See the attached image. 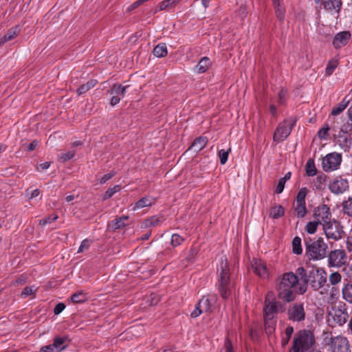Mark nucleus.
<instances>
[{
    "instance_id": "obj_35",
    "label": "nucleus",
    "mask_w": 352,
    "mask_h": 352,
    "mask_svg": "<svg viewBox=\"0 0 352 352\" xmlns=\"http://www.w3.org/2000/svg\"><path fill=\"white\" fill-rule=\"evenodd\" d=\"M294 211L298 218H303L307 214L306 203L296 202Z\"/></svg>"
},
{
    "instance_id": "obj_33",
    "label": "nucleus",
    "mask_w": 352,
    "mask_h": 352,
    "mask_svg": "<svg viewBox=\"0 0 352 352\" xmlns=\"http://www.w3.org/2000/svg\"><path fill=\"white\" fill-rule=\"evenodd\" d=\"M349 99H347L346 97L344 98L337 106L332 109L331 115L338 116L349 105Z\"/></svg>"
},
{
    "instance_id": "obj_59",
    "label": "nucleus",
    "mask_w": 352,
    "mask_h": 352,
    "mask_svg": "<svg viewBox=\"0 0 352 352\" xmlns=\"http://www.w3.org/2000/svg\"><path fill=\"white\" fill-rule=\"evenodd\" d=\"M115 174L116 173L114 171H111L110 173L104 174L100 180V184H102L106 183L108 180L111 179L115 175Z\"/></svg>"
},
{
    "instance_id": "obj_49",
    "label": "nucleus",
    "mask_w": 352,
    "mask_h": 352,
    "mask_svg": "<svg viewBox=\"0 0 352 352\" xmlns=\"http://www.w3.org/2000/svg\"><path fill=\"white\" fill-rule=\"evenodd\" d=\"M120 190V185H116L112 188H109L104 194L103 199L106 200L110 199L116 192H119Z\"/></svg>"
},
{
    "instance_id": "obj_13",
    "label": "nucleus",
    "mask_w": 352,
    "mask_h": 352,
    "mask_svg": "<svg viewBox=\"0 0 352 352\" xmlns=\"http://www.w3.org/2000/svg\"><path fill=\"white\" fill-rule=\"evenodd\" d=\"M314 219L322 227L333 221L330 208L325 204L318 206L314 212Z\"/></svg>"
},
{
    "instance_id": "obj_11",
    "label": "nucleus",
    "mask_w": 352,
    "mask_h": 352,
    "mask_svg": "<svg viewBox=\"0 0 352 352\" xmlns=\"http://www.w3.org/2000/svg\"><path fill=\"white\" fill-rule=\"evenodd\" d=\"M278 302L273 298L272 292H269L265 299L263 307V318H277Z\"/></svg>"
},
{
    "instance_id": "obj_50",
    "label": "nucleus",
    "mask_w": 352,
    "mask_h": 352,
    "mask_svg": "<svg viewBox=\"0 0 352 352\" xmlns=\"http://www.w3.org/2000/svg\"><path fill=\"white\" fill-rule=\"evenodd\" d=\"M76 154L75 150H72L67 151L66 153H62L58 156V160L62 162H65L71 159H72Z\"/></svg>"
},
{
    "instance_id": "obj_30",
    "label": "nucleus",
    "mask_w": 352,
    "mask_h": 352,
    "mask_svg": "<svg viewBox=\"0 0 352 352\" xmlns=\"http://www.w3.org/2000/svg\"><path fill=\"white\" fill-rule=\"evenodd\" d=\"M129 87V85H122L120 84H114L112 85L110 94H116L120 97L124 98L126 95V92L127 89Z\"/></svg>"
},
{
    "instance_id": "obj_20",
    "label": "nucleus",
    "mask_w": 352,
    "mask_h": 352,
    "mask_svg": "<svg viewBox=\"0 0 352 352\" xmlns=\"http://www.w3.org/2000/svg\"><path fill=\"white\" fill-rule=\"evenodd\" d=\"M350 37L351 34L349 32H339L335 36L333 40V45L336 48H340L346 45Z\"/></svg>"
},
{
    "instance_id": "obj_41",
    "label": "nucleus",
    "mask_w": 352,
    "mask_h": 352,
    "mask_svg": "<svg viewBox=\"0 0 352 352\" xmlns=\"http://www.w3.org/2000/svg\"><path fill=\"white\" fill-rule=\"evenodd\" d=\"M342 211L344 214L352 217V197L342 202Z\"/></svg>"
},
{
    "instance_id": "obj_57",
    "label": "nucleus",
    "mask_w": 352,
    "mask_h": 352,
    "mask_svg": "<svg viewBox=\"0 0 352 352\" xmlns=\"http://www.w3.org/2000/svg\"><path fill=\"white\" fill-rule=\"evenodd\" d=\"M287 91L282 89L278 93V103L279 104H283L286 101Z\"/></svg>"
},
{
    "instance_id": "obj_48",
    "label": "nucleus",
    "mask_w": 352,
    "mask_h": 352,
    "mask_svg": "<svg viewBox=\"0 0 352 352\" xmlns=\"http://www.w3.org/2000/svg\"><path fill=\"white\" fill-rule=\"evenodd\" d=\"M338 61L336 60H331L329 61L327 66L325 69V74L327 76H330L333 74L334 70L338 67Z\"/></svg>"
},
{
    "instance_id": "obj_52",
    "label": "nucleus",
    "mask_w": 352,
    "mask_h": 352,
    "mask_svg": "<svg viewBox=\"0 0 352 352\" xmlns=\"http://www.w3.org/2000/svg\"><path fill=\"white\" fill-rule=\"evenodd\" d=\"M196 254L197 252L195 251V250H190L185 258L186 263H184V267H187L188 263H193L195 261Z\"/></svg>"
},
{
    "instance_id": "obj_58",
    "label": "nucleus",
    "mask_w": 352,
    "mask_h": 352,
    "mask_svg": "<svg viewBox=\"0 0 352 352\" xmlns=\"http://www.w3.org/2000/svg\"><path fill=\"white\" fill-rule=\"evenodd\" d=\"M339 131H342L344 133L350 134V132L352 131V122H347L342 126L340 129Z\"/></svg>"
},
{
    "instance_id": "obj_10",
    "label": "nucleus",
    "mask_w": 352,
    "mask_h": 352,
    "mask_svg": "<svg viewBox=\"0 0 352 352\" xmlns=\"http://www.w3.org/2000/svg\"><path fill=\"white\" fill-rule=\"evenodd\" d=\"M341 162V154L336 152L329 153L322 159V169L326 172L335 170L339 168Z\"/></svg>"
},
{
    "instance_id": "obj_14",
    "label": "nucleus",
    "mask_w": 352,
    "mask_h": 352,
    "mask_svg": "<svg viewBox=\"0 0 352 352\" xmlns=\"http://www.w3.org/2000/svg\"><path fill=\"white\" fill-rule=\"evenodd\" d=\"M336 324L342 326L345 324L349 317L345 304L339 305L333 309L329 313Z\"/></svg>"
},
{
    "instance_id": "obj_18",
    "label": "nucleus",
    "mask_w": 352,
    "mask_h": 352,
    "mask_svg": "<svg viewBox=\"0 0 352 352\" xmlns=\"http://www.w3.org/2000/svg\"><path fill=\"white\" fill-rule=\"evenodd\" d=\"M253 272L259 277L266 278L269 276L265 262L261 259L254 258L251 263Z\"/></svg>"
},
{
    "instance_id": "obj_46",
    "label": "nucleus",
    "mask_w": 352,
    "mask_h": 352,
    "mask_svg": "<svg viewBox=\"0 0 352 352\" xmlns=\"http://www.w3.org/2000/svg\"><path fill=\"white\" fill-rule=\"evenodd\" d=\"M308 193V189L306 187L301 188L296 196V202L306 203L305 198Z\"/></svg>"
},
{
    "instance_id": "obj_15",
    "label": "nucleus",
    "mask_w": 352,
    "mask_h": 352,
    "mask_svg": "<svg viewBox=\"0 0 352 352\" xmlns=\"http://www.w3.org/2000/svg\"><path fill=\"white\" fill-rule=\"evenodd\" d=\"M334 142L344 152H349L352 145L351 134L338 131V134L335 135Z\"/></svg>"
},
{
    "instance_id": "obj_44",
    "label": "nucleus",
    "mask_w": 352,
    "mask_h": 352,
    "mask_svg": "<svg viewBox=\"0 0 352 352\" xmlns=\"http://www.w3.org/2000/svg\"><path fill=\"white\" fill-rule=\"evenodd\" d=\"M342 280V275L338 272H332L329 276V281L331 285H336Z\"/></svg>"
},
{
    "instance_id": "obj_6",
    "label": "nucleus",
    "mask_w": 352,
    "mask_h": 352,
    "mask_svg": "<svg viewBox=\"0 0 352 352\" xmlns=\"http://www.w3.org/2000/svg\"><path fill=\"white\" fill-rule=\"evenodd\" d=\"M296 120L290 118L280 122L274 131L273 140L277 143L283 142L291 133Z\"/></svg>"
},
{
    "instance_id": "obj_22",
    "label": "nucleus",
    "mask_w": 352,
    "mask_h": 352,
    "mask_svg": "<svg viewBox=\"0 0 352 352\" xmlns=\"http://www.w3.org/2000/svg\"><path fill=\"white\" fill-rule=\"evenodd\" d=\"M154 203L155 199L153 198L152 197H144L135 203L132 210L133 211H135L147 206H151Z\"/></svg>"
},
{
    "instance_id": "obj_3",
    "label": "nucleus",
    "mask_w": 352,
    "mask_h": 352,
    "mask_svg": "<svg viewBox=\"0 0 352 352\" xmlns=\"http://www.w3.org/2000/svg\"><path fill=\"white\" fill-rule=\"evenodd\" d=\"M218 272L219 292L223 298L227 299L231 294L233 282L230 278V268L226 260L221 261Z\"/></svg>"
},
{
    "instance_id": "obj_19",
    "label": "nucleus",
    "mask_w": 352,
    "mask_h": 352,
    "mask_svg": "<svg viewBox=\"0 0 352 352\" xmlns=\"http://www.w3.org/2000/svg\"><path fill=\"white\" fill-rule=\"evenodd\" d=\"M296 276H300V280L302 281V283L299 284L298 288V294H303L306 292L307 289V278L308 275L307 274L306 270L303 267H299L297 268L296 271Z\"/></svg>"
},
{
    "instance_id": "obj_53",
    "label": "nucleus",
    "mask_w": 352,
    "mask_h": 352,
    "mask_svg": "<svg viewBox=\"0 0 352 352\" xmlns=\"http://www.w3.org/2000/svg\"><path fill=\"white\" fill-rule=\"evenodd\" d=\"M330 128L328 124L324 126L318 132V135L321 140H326L328 138V133Z\"/></svg>"
},
{
    "instance_id": "obj_37",
    "label": "nucleus",
    "mask_w": 352,
    "mask_h": 352,
    "mask_svg": "<svg viewBox=\"0 0 352 352\" xmlns=\"http://www.w3.org/2000/svg\"><path fill=\"white\" fill-rule=\"evenodd\" d=\"M292 252L297 255L302 253L301 239L299 236H295L292 240Z\"/></svg>"
},
{
    "instance_id": "obj_1",
    "label": "nucleus",
    "mask_w": 352,
    "mask_h": 352,
    "mask_svg": "<svg viewBox=\"0 0 352 352\" xmlns=\"http://www.w3.org/2000/svg\"><path fill=\"white\" fill-rule=\"evenodd\" d=\"M298 277L293 272H285L277 280L276 291L279 299L286 302L294 301L298 293Z\"/></svg>"
},
{
    "instance_id": "obj_21",
    "label": "nucleus",
    "mask_w": 352,
    "mask_h": 352,
    "mask_svg": "<svg viewBox=\"0 0 352 352\" xmlns=\"http://www.w3.org/2000/svg\"><path fill=\"white\" fill-rule=\"evenodd\" d=\"M129 219V216L123 215L120 217H116L115 219L108 223V228L113 230H118L126 226V221Z\"/></svg>"
},
{
    "instance_id": "obj_17",
    "label": "nucleus",
    "mask_w": 352,
    "mask_h": 352,
    "mask_svg": "<svg viewBox=\"0 0 352 352\" xmlns=\"http://www.w3.org/2000/svg\"><path fill=\"white\" fill-rule=\"evenodd\" d=\"M66 346L65 338L57 337L54 338L53 343L42 346L40 352H60Z\"/></svg>"
},
{
    "instance_id": "obj_51",
    "label": "nucleus",
    "mask_w": 352,
    "mask_h": 352,
    "mask_svg": "<svg viewBox=\"0 0 352 352\" xmlns=\"http://www.w3.org/2000/svg\"><path fill=\"white\" fill-rule=\"evenodd\" d=\"M184 241V239L182 236L178 234H173L171 236L170 244L173 247H177L181 245Z\"/></svg>"
},
{
    "instance_id": "obj_40",
    "label": "nucleus",
    "mask_w": 352,
    "mask_h": 352,
    "mask_svg": "<svg viewBox=\"0 0 352 352\" xmlns=\"http://www.w3.org/2000/svg\"><path fill=\"white\" fill-rule=\"evenodd\" d=\"M305 171L308 176L313 177L316 175L317 169L316 168L314 161L309 159L305 164Z\"/></svg>"
},
{
    "instance_id": "obj_7",
    "label": "nucleus",
    "mask_w": 352,
    "mask_h": 352,
    "mask_svg": "<svg viewBox=\"0 0 352 352\" xmlns=\"http://www.w3.org/2000/svg\"><path fill=\"white\" fill-rule=\"evenodd\" d=\"M322 229L327 238L335 241L341 239L344 233L342 226L335 219L323 226Z\"/></svg>"
},
{
    "instance_id": "obj_45",
    "label": "nucleus",
    "mask_w": 352,
    "mask_h": 352,
    "mask_svg": "<svg viewBox=\"0 0 352 352\" xmlns=\"http://www.w3.org/2000/svg\"><path fill=\"white\" fill-rule=\"evenodd\" d=\"M318 225L319 223L314 219V221L307 223L305 230L308 234H313L316 232Z\"/></svg>"
},
{
    "instance_id": "obj_27",
    "label": "nucleus",
    "mask_w": 352,
    "mask_h": 352,
    "mask_svg": "<svg viewBox=\"0 0 352 352\" xmlns=\"http://www.w3.org/2000/svg\"><path fill=\"white\" fill-rule=\"evenodd\" d=\"M264 328L266 334L272 335L276 330L277 318H263Z\"/></svg>"
},
{
    "instance_id": "obj_23",
    "label": "nucleus",
    "mask_w": 352,
    "mask_h": 352,
    "mask_svg": "<svg viewBox=\"0 0 352 352\" xmlns=\"http://www.w3.org/2000/svg\"><path fill=\"white\" fill-rule=\"evenodd\" d=\"M342 6L341 0H324V7L326 10L334 13H339Z\"/></svg>"
},
{
    "instance_id": "obj_36",
    "label": "nucleus",
    "mask_w": 352,
    "mask_h": 352,
    "mask_svg": "<svg viewBox=\"0 0 352 352\" xmlns=\"http://www.w3.org/2000/svg\"><path fill=\"white\" fill-rule=\"evenodd\" d=\"M96 82H97V81L96 80H91L88 81L87 83L82 85L76 90L77 94L78 96H80V95L85 94L89 89L93 88L96 85Z\"/></svg>"
},
{
    "instance_id": "obj_28",
    "label": "nucleus",
    "mask_w": 352,
    "mask_h": 352,
    "mask_svg": "<svg viewBox=\"0 0 352 352\" xmlns=\"http://www.w3.org/2000/svg\"><path fill=\"white\" fill-rule=\"evenodd\" d=\"M20 28L19 26H14L10 29L7 33L0 39V45L14 39L19 33Z\"/></svg>"
},
{
    "instance_id": "obj_8",
    "label": "nucleus",
    "mask_w": 352,
    "mask_h": 352,
    "mask_svg": "<svg viewBox=\"0 0 352 352\" xmlns=\"http://www.w3.org/2000/svg\"><path fill=\"white\" fill-rule=\"evenodd\" d=\"M329 344L331 352H351L349 341L342 335L331 337Z\"/></svg>"
},
{
    "instance_id": "obj_38",
    "label": "nucleus",
    "mask_w": 352,
    "mask_h": 352,
    "mask_svg": "<svg viewBox=\"0 0 352 352\" xmlns=\"http://www.w3.org/2000/svg\"><path fill=\"white\" fill-rule=\"evenodd\" d=\"M294 333V328L292 326L286 327L285 332L282 336L281 344L283 346H285L288 343Z\"/></svg>"
},
{
    "instance_id": "obj_60",
    "label": "nucleus",
    "mask_w": 352,
    "mask_h": 352,
    "mask_svg": "<svg viewBox=\"0 0 352 352\" xmlns=\"http://www.w3.org/2000/svg\"><path fill=\"white\" fill-rule=\"evenodd\" d=\"M285 182L284 179H279L278 183L277 186L275 190V192L277 194H280L283 191L284 188H285Z\"/></svg>"
},
{
    "instance_id": "obj_31",
    "label": "nucleus",
    "mask_w": 352,
    "mask_h": 352,
    "mask_svg": "<svg viewBox=\"0 0 352 352\" xmlns=\"http://www.w3.org/2000/svg\"><path fill=\"white\" fill-rule=\"evenodd\" d=\"M207 142L208 139L206 137L200 136L194 140L191 145V148L197 152L200 151L206 146Z\"/></svg>"
},
{
    "instance_id": "obj_5",
    "label": "nucleus",
    "mask_w": 352,
    "mask_h": 352,
    "mask_svg": "<svg viewBox=\"0 0 352 352\" xmlns=\"http://www.w3.org/2000/svg\"><path fill=\"white\" fill-rule=\"evenodd\" d=\"M327 281L326 270L322 267H315L311 270L308 274L307 283H309L315 291L323 288Z\"/></svg>"
},
{
    "instance_id": "obj_29",
    "label": "nucleus",
    "mask_w": 352,
    "mask_h": 352,
    "mask_svg": "<svg viewBox=\"0 0 352 352\" xmlns=\"http://www.w3.org/2000/svg\"><path fill=\"white\" fill-rule=\"evenodd\" d=\"M195 306L200 311H201V314L204 312L210 311L211 309L210 300L208 297L203 296Z\"/></svg>"
},
{
    "instance_id": "obj_26",
    "label": "nucleus",
    "mask_w": 352,
    "mask_h": 352,
    "mask_svg": "<svg viewBox=\"0 0 352 352\" xmlns=\"http://www.w3.org/2000/svg\"><path fill=\"white\" fill-rule=\"evenodd\" d=\"M327 176L324 174H320L314 178L311 182L314 189L321 190L324 189L326 186Z\"/></svg>"
},
{
    "instance_id": "obj_47",
    "label": "nucleus",
    "mask_w": 352,
    "mask_h": 352,
    "mask_svg": "<svg viewBox=\"0 0 352 352\" xmlns=\"http://www.w3.org/2000/svg\"><path fill=\"white\" fill-rule=\"evenodd\" d=\"M231 151V148H229L228 150L221 149L219 151L218 156L219 157L220 163L223 165L225 164L228 158V155Z\"/></svg>"
},
{
    "instance_id": "obj_54",
    "label": "nucleus",
    "mask_w": 352,
    "mask_h": 352,
    "mask_svg": "<svg viewBox=\"0 0 352 352\" xmlns=\"http://www.w3.org/2000/svg\"><path fill=\"white\" fill-rule=\"evenodd\" d=\"M58 218L57 214H54L52 217H47L39 221V225L41 226H45L50 223L52 221H56Z\"/></svg>"
},
{
    "instance_id": "obj_4",
    "label": "nucleus",
    "mask_w": 352,
    "mask_h": 352,
    "mask_svg": "<svg viewBox=\"0 0 352 352\" xmlns=\"http://www.w3.org/2000/svg\"><path fill=\"white\" fill-rule=\"evenodd\" d=\"M314 343V336L311 331L308 330L300 331L296 335L289 352L307 351L313 346Z\"/></svg>"
},
{
    "instance_id": "obj_55",
    "label": "nucleus",
    "mask_w": 352,
    "mask_h": 352,
    "mask_svg": "<svg viewBox=\"0 0 352 352\" xmlns=\"http://www.w3.org/2000/svg\"><path fill=\"white\" fill-rule=\"evenodd\" d=\"M36 291V289L34 287H25L21 292V297L25 298L30 295L34 294Z\"/></svg>"
},
{
    "instance_id": "obj_39",
    "label": "nucleus",
    "mask_w": 352,
    "mask_h": 352,
    "mask_svg": "<svg viewBox=\"0 0 352 352\" xmlns=\"http://www.w3.org/2000/svg\"><path fill=\"white\" fill-rule=\"evenodd\" d=\"M343 298L349 303H352V283L346 284L342 290Z\"/></svg>"
},
{
    "instance_id": "obj_63",
    "label": "nucleus",
    "mask_w": 352,
    "mask_h": 352,
    "mask_svg": "<svg viewBox=\"0 0 352 352\" xmlns=\"http://www.w3.org/2000/svg\"><path fill=\"white\" fill-rule=\"evenodd\" d=\"M146 2V0H138L135 2H134L132 5H131L128 8L126 9L127 12H130L133 10V9H135L138 6H140L143 3Z\"/></svg>"
},
{
    "instance_id": "obj_42",
    "label": "nucleus",
    "mask_w": 352,
    "mask_h": 352,
    "mask_svg": "<svg viewBox=\"0 0 352 352\" xmlns=\"http://www.w3.org/2000/svg\"><path fill=\"white\" fill-rule=\"evenodd\" d=\"M87 299V296L85 293L80 291L74 294L71 296V300L74 303H80L85 302Z\"/></svg>"
},
{
    "instance_id": "obj_24",
    "label": "nucleus",
    "mask_w": 352,
    "mask_h": 352,
    "mask_svg": "<svg viewBox=\"0 0 352 352\" xmlns=\"http://www.w3.org/2000/svg\"><path fill=\"white\" fill-rule=\"evenodd\" d=\"M212 62L207 56L203 57L195 68V72L198 74H203L206 72L211 66Z\"/></svg>"
},
{
    "instance_id": "obj_12",
    "label": "nucleus",
    "mask_w": 352,
    "mask_h": 352,
    "mask_svg": "<svg viewBox=\"0 0 352 352\" xmlns=\"http://www.w3.org/2000/svg\"><path fill=\"white\" fill-rule=\"evenodd\" d=\"M346 259L347 256L344 250H331L328 255V266L340 267L346 263Z\"/></svg>"
},
{
    "instance_id": "obj_32",
    "label": "nucleus",
    "mask_w": 352,
    "mask_h": 352,
    "mask_svg": "<svg viewBox=\"0 0 352 352\" xmlns=\"http://www.w3.org/2000/svg\"><path fill=\"white\" fill-rule=\"evenodd\" d=\"M285 214V209L281 205L274 204L270 212V217L272 219H279Z\"/></svg>"
},
{
    "instance_id": "obj_64",
    "label": "nucleus",
    "mask_w": 352,
    "mask_h": 352,
    "mask_svg": "<svg viewBox=\"0 0 352 352\" xmlns=\"http://www.w3.org/2000/svg\"><path fill=\"white\" fill-rule=\"evenodd\" d=\"M346 246L347 250L349 252H352V236H349L347 237L346 241Z\"/></svg>"
},
{
    "instance_id": "obj_61",
    "label": "nucleus",
    "mask_w": 352,
    "mask_h": 352,
    "mask_svg": "<svg viewBox=\"0 0 352 352\" xmlns=\"http://www.w3.org/2000/svg\"><path fill=\"white\" fill-rule=\"evenodd\" d=\"M65 308V305L64 303H62V302H59L58 303L54 309V314L55 315H58L60 314Z\"/></svg>"
},
{
    "instance_id": "obj_9",
    "label": "nucleus",
    "mask_w": 352,
    "mask_h": 352,
    "mask_svg": "<svg viewBox=\"0 0 352 352\" xmlns=\"http://www.w3.org/2000/svg\"><path fill=\"white\" fill-rule=\"evenodd\" d=\"M306 313L304 305L295 302L290 305L287 309V318L294 322H300L305 320Z\"/></svg>"
},
{
    "instance_id": "obj_62",
    "label": "nucleus",
    "mask_w": 352,
    "mask_h": 352,
    "mask_svg": "<svg viewBox=\"0 0 352 352\" xmlns=\"http://www.w3.org/2000/svg\"><path fill=\"white\" fill-rule=\"evenodd\" d=\"M89 248V243L87 239H84L82 241L80 247L78 250V253L82 252L84 250H87Z\"/></svg>"
},
{
    "instance_id": "obj_2",
    "label": "nucleus",
    "mask_w": 352,
    "mask_h": 352,
    "mask_svg": "<svg viewBox=\"0 0 352 352\" xmlns=\"http://www.w3.org/2000/svg\"><path fill=\"white\" fill-rule=\"evenodd\" d=\"M305 243V255L309 261H320L327 256L328 245L322 237L309 239Z\"/></svg>"
},
{
    "instance_id": "obj_16",
    "label": "nucleus",
    "mask_w": 352,
    "mask_h": 352,
    "mask_svg": "<svg viewBox=\"0 0 352 352\" xmlns=\"http://www.w3.org/2000/svg\"><path fill=\"white\" fill-rule=\"evenodd\" d=\"M347 179L341 177H336L329 185L331 192L336 195L344 193L349 188Z\"/></svg>"
},
{
    "instance_id": "obj_43",
    "label": "nucleus",
    "mask_w": 352,
    "mask_h": 352,
    "mask_svg": "<svg viewBox=\"0 0 352 352\" xmlns=\"http://www.w3.org/2000/svg\"><path fill=\"white\" fill-rule=\"evenodd\" d=\"M178 1L179 0H164L160 3L159 8L155 11V12L172 8L178 2Z\"/></svg>"
},
{
    "instance_id": "obj_34",
    "label": "nucleus",
    "mask_w": 352,
    "mask_h": 352,
    "mask_svg": "<svg viewBox=\"0 0 352 352\" xmlns=\"http://www.w3.org/2000/svg\"><path fill=\"white\" fill-rule=\"evenodd\" d=\"M153 54L158 58L164 57L168 54L167 47L165 43H160L153 49Z\"/></svg>"
},
{
    "instance_id": "obj_25",
    "label": "nucleus",
    "mask_w": 352,
    "mask_h": 352,
    "mask_svg": "<svg viewBox=\"0 0 352 352\" xmlns=\"http://www.w3.org/2000/svg\"><path fill=\"white\" fill-rule=\"evenodd\" d=\"M275 12L277 19L283 22L285 19V9L283 3V0H273Z\"/></svg>"
},
{
    "instance_id": "obj_56",
    "label": "nucleus",
    "mask_w": 352,
    "mask_h": 352,
    "mask_svg": "<svg viewBox=\"0 0 352 352\" xmlns=\"http://www.w3.org/2000/svg\"><path fill=\"white\" fill-rule=\"evenodd\" d=\"M160 222V219L157 216H153L150 219H146V225L149 226H156L159 225Z\"/></svg>"
}]
</instances>
